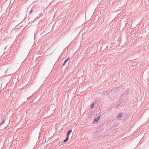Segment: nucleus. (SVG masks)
I'll return each mask as SVG.
<instances>
[{
    "mask_svg": "<svg viewBox=\"0 0 149 149\" xmlns=\"http://www.w3.org/2000/svg\"><path fill=\"white\" fill-rule=\"evenodd\" d=\"M122 88V87H118L117 88H115L111 89V90H110L109 91V93H111L112 92H115L117 91H119L120 88Z\"/></svg>",
    "mask_w": 149,
    "mask_h": 149,
    "instance_id": "f257e3e1",
    "label": "nucleus"
},
{
    "mask_svg": "<svg viewBox=\"0 0 149 149\" xmlns=\"http://www.w3.org/2000/svg\"><path fill=\"white\" fill-rule=\"evenodd\" d=\"M129 94V91L128 89H127L125 91L123 94L122 97H125L126 96H127Z\"/></svg>",
    "mask_w": 149,
    "mask_h": 149,
    "instance_id": "f03ea898",
    "label": "nucleus"
},
{
    "mask_svg": "<svg viewBox=\"0 0 149 149\" xmlns=\"http://www.w3.org/2000/svg\"><path fill=\"white\" fill-rule=\"evenodd\" d=\"M123 115V113H120L118 114L117 117V119L118 120H120V118L122 117V115Z\"/></svg>",
    "mask_w": 149,
    "mask_h": 149,
    "instance_id": "7ed1b4c3",
    "label": "nucleus"
},
{
    "mask_svg": "<svg viewBox=\"0 0 149 149\" xmlns=\"http://www.w3.org/2000/svg\"><path fill=\"white\" fill-rule=\"evenodd\" d=\"M100 116H98L97 118H95L94 120V122H98L99 120L100 119Z\"/></svg>",
    "mask_w": 149,
    "mask_h": 149,
    "instance_id": "20e7f679",
    "label": "nucleus"
},
{
    "mask_svg": "<svg viewBox=\"0 0 149 149\" xmlns=\"http://www.w3.org/2000/svg\"><path fill=\"white\" fill-rule=\"evenodd\" d=\"M70 59V57H68L65 61L64 62V63L63 65H62V66H63L64 65H66L67 64V62L68 61V60H69V59Z\"/></svg>",
    "mask_w": 149,
    "mask_h": 149,
    "instance_id": "39448f33",
    "label": "nucleus"
},
{
    "mask_svg": "<svg viewBox=\"0 0 149 149\" xmlns=\"http://www.w3.org/2000/svg\"><path fill=\"white\" fill-rule=\"evenodd\" d=\"M72 130H69L67 132V136H69L70 134L72 132Z\"/></svg>",
    "mask_w": 149,
    "mask_h": 149,
    "instance_id": "423d86ee",
    "label": "nucleus"
},
{
    "mask_svg": "<svg viewBox=\"0 0 149 149\" xmlns=\"http://www.w3.org/2000/svg\"><path fill=\"white\" fill-rule=\"evenodd\" d=\"M69 136H67V137L66 138H65V139L63 141V142H66L68 141V140L69 139Z\"/></svg>",
    "mask_w": 149,
    "mask_h": 149,
    "instance_id": "0eeeda50",
    "label": "nucleus"
},
{
    "mask_svg": "<svg viewBox=\"0 0 149 149\" xmlns=\"http://www.w3.org/2000/svg\"><path fill=\"white\" fill-rule=\"evenodd\" d=\"M4 122H5V120H3V121L0 123V125H2L4 123Z\"/></svg>",
    "mask_w": 149,
    "mask_h": 149,
    "instance_id": "6e6552de",
    "label": "nucleus"
},
{
    "mask_svg": "<svg viewBox=\"0 0 149 149\" xmlns=\"http://www.w3.org/2000/svg\"><path fill=\"white\" fill-rule=\"evenodd\" d=\"M94 103H93L92 104H91V108H93L94 107Z\"/></svg>",
    "mask_w": 149,
    "mask_h": 149,
    "instance_id": "1a4fd4ad",
    "label": "nucleus"
},
{
    "mask_svg": "<svg viewBox=\"0 0 149 149\" xmlns=\"http://www.w3.org/2000/svg\"><path fill=\"white\" fill-rule=\"evenodd\" d=\"M108 93H107V92H104V93H103V95H107L108 94Z\"/></svg>",
    "mask_w": 149,
    "mask_h": 149,
    "instance_id": "9d476101",
    "label": "nucleus"
},
{
    "mask_svg": "<svg viewBox=\"0 0 149 149\" xmlns=\"http://www.w3.org/2000/svg\"><path fill=\"white\" fill-rule=\"evenodd\" d=\"M33 11V10H31L29 12V14H31Z\"/></svg>",
    "mask_w": 149,
    "mask_h": 149,
    "instance_id": "9b49d317",
    "label": "nucleus"
}]
</instances>
